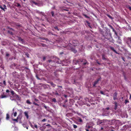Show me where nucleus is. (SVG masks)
Here are the masks:
<instances>
[{
  "label": "nucleus",
  "mask_w": 131,
  "mask_h": 131,
  "mask_svg": "<svg viewBox=\"0 0 131 131\" xmlns=\"http://www.w3.org/2000/svg\"><path fill=\"white\" fill-rule=\"evenodd\" d=\"M86 127L87 128H88L89 129L90 128H92V127L88 123L86 126Z\"/></svg>",
  "instance_id": "nucleus-1"
},
{
  "label": "nucleus",
  "mask_w": 131,
  "mask_h": 131,
  "mask_svg": "<svg viewBox=\"0 0 131 131\" xmlns=\"http://www.w3.org/2000/svg\"><path fill=\"white\" fill-rule=\"evenodd\" d=\"M24 114H25V116L26 117L27 119H28L29 118V116L28 115V113L26 112H24Z\"/></svg>",
  "instance_id": "nucleus-2"
},
{
  "label": "nucleus",
  "mask_w": 131,
  "mask_h": 131,
  "mask_svg": "<svg viewBox=\"0 0 131 131\" xmlns=\"http://www.w3.org/2000/svg\"><path fill=\"white\" fill-rule=\"evenodd\" d=\"M89 124L90 126H91L92 127V126H93L94 125V123L92 122H90L89 123H88Z\"/></svg>",
  "instance_id": "nucleus-3"
},
{
  "label": "nucleus",
  "mask_w": 131,
  "mask_h": 131,
  "mask_svg": "<svg viewBox=\"0 0 131 131\" xmlns=\"http://www.w3.org/2000/svg\"><path fill=\"white\" fill-rule=\"evenodd\" d=\"M6 96L4 95H2L0 97L2 99L3 98H6Z\"/></svg>",
  "instance_id": "nucleus-4"
},
{
  "label": "nucleus",
  "mask_w": 131,
  "mask_h": 131,
  "mask_svg": "<svg viewBox=\"0 0 131 131\" xmlns=\"http://www.w3.org/2000/svg\"><path fill=\"white\" fill-rule=\"evenodd\" d=\"M19 41H21L22 43H23V42H24V40L23 39H22L20 38H19Z\"/></svg>",
  "instance_id": "nucleus-5"
},
{
  "label": "nucleus",
  "mask_w": 131,
  "mask_h": 131,
  "mask_svg": "<svg viewBox=\"0 0 131 131\" xmlns=\"http://www.w3.org/2000/svg\"><path fill=\"white\" fill-rule=\"evenodd\" d=\"M9 118V116L8 114H6V119L7 120H8Z\"/></svg>",
  "instance_id": "nucleus-6"
},
{
  "label": "nucleus",
  "mask_w": 131,
  "mask_h": 131,
  "mask_svg": "<svg viewBox=\"0 0 131 131\" xmlns=\"http://www.w3.org/2000/svg\"><path fill=\"white\" fill-rule=\"evenodd\" d=\"M129 41L131 43V38H129L128 39L127 42H128Z\"/></svg>",
  "instance_id": "nucleus-7"
},
{
  "label": "nucleus",
  "mask_w": 131,
  "mask_h": 131,
  "mask_svg": "<svg viewBox=\"0 0 131 131\" xmlns=\"http://www.w3.org/2000/svg\"><path fill=\"white\" fill-rule=\"evenodd\" d=\"M99 81V80H98L97 81H96L94 83V84H93V86H95V85Z\"/></svg>",
  "instance_id": "nucleus-8"
},
{
  "label": "nucleus",
  "mask_w": 131,
  "mask_h": 131,
  "mask_svg": "<svg viewBox=\"0 0 131 131\" xmlns=\"http://www.w3.org/2000/svg\"><path fill=\"white\" fill-rule=\"evenodd\" d=\"M17 114V112H15L14 114V117H16Z\"/></svg>",
  "instance_id": "nucleus-9"
},
{
  "label": "nucleus",
  "mask_w": 131,
  "mask_h": 131,
  "mask_svg": "<svg viewBox=\"0 0 131 131\" xmlns=\"http://www.w3.org/2000/svg\"><path fill=\"white\" fill-rule=\"evenodd\" d=\"M51 85L53 86V87H54L55 86H56V85L54 84L53 83H51Z\"/></svg>",
  "instance_id": "nucleus-10"
},
{
  "label": "nucleus",
  "mask_w": 131,
  "mask_h": 131,
  "mask_svg": "<svg viewBox=\"0 0 131 131\" xmlns=\"http://www.w3.org/2000/svg\"><path fill=\"white\" fill-rule=\"evenodd\" d=\"M32 4H35V5H37V4L34 1H32Z\"/></svg>",
  "instance_id": "nucleus-11"
},
{
  "label": "nucleus",
  "mask_w": 131,
  "mask_h": 131,
  "mask_svg": "<svg viewBox=\"0 0 131 131\" xmlns=\"http://www.w3.org/2000/svg\"><path fill=\"white\" fill-rule=\"evenodd\" d=\"M27 103L29 104H31V103L29 100H27Z\"/></svg>",
  "instance_id": "nucleus-12"
},
{
  "label": "nucleus",
  "mask_w": 131,
  "mask_h": 131,
  "mask_svg": "<svg viewBox=\"0 0 131 131\" xmlns=\"http://www.w3.org/2000/svg\"><path fill=\"white\" fill-rule=\"evenodd\" d=\"M11 93L13 95L14 94V92L13 91H11Z\"/></svg>",
  "instance_id": "nucleus-13"
},
{
  "label": "nucleus",
  "mask_w": 131,
  "mask_h": 131,
  "mask_svg": "<svg viewBox=\"0 0 131 131\" xmlns=\"http://www.w3.org/2000/svg\"><path fill=\"white\" fill-rule=\"evenodd\" d=\"M117 108V103H115V110H116Z\"/></svg>",
  "instance_id": "nucleus-14"
},
{
  "label": "nucleus",
  "mask_w": 131,
  "mask_h": 131,
  "mask_svg": "<svg viewBox=\"0 0 131 131\" xmlns=\"http://www.w3.org/2000/svg\"><path fill=\"white\" fill-rule=\"evenodd\" d=\"M73 127L75 128H77V125H73Z\"/></svg>",
  "instance_id": "nucleus-15"
},
{
  "label": "nucleus",
  "mask_w": 131,
  "mask_h": 131,
  "mask_svg": "<svg viewBox=\"0 0 131 131\" xmlns=\"http://www.w3.org/2000/svg\"><path fill=\"white\" fill-rule=\"evenodd\" d=\"M0 8L1 9L4 10V11H5L4 9V7H2L1 6H0Z\"/></svg>",
  "instance_id": "nucleus-16"
},
{
  "label": "nucleus",
  "mask_w": 131,
  "mask_h": 131,
  "mask_svg": "<svg viewBox=\"0 0 131 131\" xmlns=\"http://www.w3.org/2000/svg\"><path fill=\"white\" fill-rule=\"evenodd\" d=\"M52 101H53L54 102H56V99L54 98L53 99Z\"/></svg>",
  "instance_id": "nucleus-17"
},
{
  "label": "nucleus",
  "mask_w": 131,
  "mask_h": 131,
  "mask_svg": "<svg viewBox=\"0 0 131 131\" xmlns=\"http://www.w3.org/2000/svg\"><path fill=\"white\" fill-rule=\"evenodd\" d=\"M3 7L4 9H7L6 6L5 5H3Z\"/></svg>",
  "instance_id": "nucleus-18"
},
{
  "label": "nucleus",
  "mask_w": 131,
  "mask_h": 131,
  "mask_svg": "<svg viewBox=\"0 0 131 131\" xmlns=\"http://www.w3.org/2000/svg\"><path fill=\"white\" fill-rule=\"evenodd\" d=\"M113 99L114 100H116L117 99L116 96H114Z\"/></svg>",
  "instance_id": "nucleus-19"
},
{
  "label": "nucleus",
  "mask_w": 131,
  "mask_h": 131,
  "mask_svg": "<svg viewBox=\"0 0 131 131\" xmlns=\"http://www.w3.org/2000/svg\"><path fill=\"white\" fill-rule=\"evenodd\" d=\"M54 28L56 30H59L58 29V28L57 27H54Z\"/></svg>",
  "instance_id": "nucleus-20"
},
{
  "label": "nucleus",
  "mask_w": 131,
  "mask_h": 131,
  "mask_svg": "<svg viewBox=\"0 0 131 131\" xmlns=\"http://www.w3.org/2000/svg\"><path fill=\"white\" fill-rule=\"evenodd\" d=\"M79 122H82V121L81 119L80 118L79 119Z\"/></svg>",
  "instance_id": "nucleus-21"
},
{
  "label": "nucleus",
  "mask_w": 131,
  "mask_h": 131,
  "mask_svg": "<svg viewBox=\"0 0 131 131\" xmlns=\"http://www.w3.org/2000/svg\"><path fill=\"white\" fill-rule=\"evenodd\" d=\"M3 83L4 84V86L6 85V82H5V81H3Z\"/></svg>",
  "instance_id": "nucleus-22"
},
{
  "label": "nucleus",
  "mask_w": 131,
  "mask_h": 131,
  "mask_svg": "<svg viewBox=\"0 0 131 131\" xmlns=\"http://www.w3.org/2000/svg\"><path fill=\"white\" fill-rule=\"evenodd\" d=\"M34 127H35L36 128H38L37 125H36L35 124V125H34Z\"/></svg>",
  "instance_id": "nucleus-23"
},
{
  "label": "nucleus",
  "mask_w": 131,
  "mask_h": 131,
  "mask_svg": "<svg viewBox=\"0 0 131 131\" xmlns=\"http://www.w3.org/2000/svg\"><path fill=\"white\" fill-rule=\"evenodd\" d=\"M117 94L116 93H115L114 94V96H117Z\"/></svg>",
  "instance_id": "nucleus-24"
},
{
  "label": "nucleus",
  "mask_w": 131,
  "mask_h": 131,
  "mask_svg": "<svg viewBox=\"0 0 131 131\" xmlns=\"http://www.w3.org/2000/svg\"><path fill=\"white\" fill-rule=\"evenodd\" d=\"M129 101L127 100H125V103H127Z\"/></svg>",
  "instance_id": "nucleus-25"
},
{
  "label": "nucleus",
  "mask_w": 131,
  "mask_h": 131,
  "mask_svg": "<svg viewBox=\"0 0 131 131\" xmlns=\"http://www.w3.org/2000/svg\"><path fill=\"white\" fill-rule=\"evenodd\" d=\"M51 13V15H52V16H53V15H54V13L53 12H52Z\"/></svg>",
  "instance_id": "nucleus-26"
},
{
  "label": "nucleus",
  "mask_w": 131,
  "mask_h": 131,
  "mask_svg": "<svg viewBox=\"0 0 131 131\" xmlns=\"http://www.w3.org/2000/svg\"><path fill=\"white\" fill-rule=\"evenodd\" d=\"M13 120L14 121H15L17 122H18L17 119H13Z\"/></svg>",
  "instance_id": "nucleus-27"
},
{
  "label": "nucleus",
  "mask_w": 131,
  "mask_h": 131,
  "mask_svg": "<svg viewBox=\"0 0 131 131\" xmlns=\"http://www.w3.org/2000/svg\"><path fill=\"white\" fill-rule=\"evenodd\" d=\"M102 123L101 122H97V124H100L101 123Z\"/></svg>",
  "instance_id": "nucleus-28"
},
{
  "label": "nucleus",
  "mask_w": 131,
  "mask_h": 131,
  "mask_svg": "<svg viewBox=\"0 0 131 131\" xmlns=\"http://www.w3.org/2000/svg\"><path fill=\"white\" fill-rule=\"evenodd\" d=\"M107 16L110 18H111V19H112V17L110 16V15H107Z\"/></svg>",
  "instance_id": "nucleus-29"
},
{
  "label": "nucleus",
  "mask_w": 131,
  "mask_h": 131,
  "mask_svg": "<svg viewBox=\"0 0 131 131\" xmlns=\"http://www.w3.org/2000/svg\"><path fill=\"white\" fill-rule=\"evenodd\" d=\"M46 120L45 119H44L42 120V121L43 122H44L46 121Z\"/></svg>",
  "instance_id": "nucleus-30"
},
{
  "label": "nucleus",
  "mask_w": 131,
  "mask_h": 131,
  "mask_svg": "<svg viewBox=\"0 0 131 131\" xmlns=\"http://www.w3.org/2000/svg\"><path fill=\"white\" fill-rule=\"evenodd\" d=\"M30 125L32 128H34V127L33 125H32V124H31Z\"/></svg>",
  "instance_id": "nucleus-31"
},
{
  "label": "nucleus",
  "mask_w": 131,
  "mask_h": 131,
  "mask_svg": "<svg viewBox=\"0 0 131 131\" xmlns=\"http://www.w3.org/2000/svg\"><path fill=\"white\" fill-rule=\"evenodd\" d=\"M100 93L102 94H103V92L102 91H101L100 92Z\"/></svg>",
  "instance_id": "nucleus-32"
},
{
  "label": "nucleus",
  "mask_w": 131,
  "mask_h": 131,
  "mask_svg": "<svg viewBox=\"0 0 131 131\" xmlns=\"http://www.w3.org/2000/svg\"><path fill=\"white\" fill-rule=\"evenodd\" d=\"M17 5L18 7L20 6V5L19 4H17Z\"/></svg>",
  "instance_id": "nucleus-33"
},
{
  "label": "nucleus",
  "mask_w": 131,
  "mask_h": 131,
  "mask_svg": "<svg viewBox=\"0 0 131 131\" xmlns=\"http://www.w3.org/2000/svg\"><path fill=\"white\" fill-rule=\"evenodd\" d=\"M9 92V91L8 90H6V92H7V93H8V92Z\"/></svg>",
  "instance_id": "nucleus-34"
},
{
  "label": "nucleus",
  "mask_w": 131,
  "mask_h": 131,
  "mask_svg": "<svg viewBox=\"0 0 131 131\" xmlns=\"http://www.w3.org/2000/svg\"><path fill=\"white\" fill-rule=\"evenodd\" d=\"M44 107L46 109H47V107L46 106H45H45H44Z\"/></svg>",
  "instance_id": "nucleus-35"
},
{
  "label": "nucleus",
  "mask_w": 131,
  "mask_h": 131,
  "mask_svg": "<svg viewBox=\"0 0 131 131\" xmlns=\"http://www.w3.org/2000/svg\"><path fill=\"white\" fill-rule=\"evenodd\" d=\"M113 51H114L115 53H117V52H116V51L114 49H113Z\"/></svg>",
  "instance_id": "nucleus-36"
},
{
  "label": "nucleus",
  "mask_w": 131,
  "mask_h": 131,
  "mask_svg": "<svg viewBox=\"0 0 131 131\" xmlns=\"http://www.w3.org/2000/svg\"><path fill=\"white\" fill-rule=\"evenodd\" d=\"M64 96L65 97H67V95H64Z\"/></svg>",
  "instance_id": "nucleus-37"
},
{
  "label": "nucleus",
  "mask_w": 131,
  "mask_h": 131,
  "mask_svg": "<svg viewBox=\"0 0 131 131\" xmlns=\"http://www.w3.org/2000/svg\"><path fill=\"white\" fill-rule=\"evenodd\" d=\"M6 55L7 56H9V54H8L7 53L6 54Z\"/></svg>",
  "instance_id": "nucleus-38"
},
{
  "label": "nucleus",
  "mask_w": 131,
  "mask_h": 131,
  "mask_svg": "<svg viewBox=\"0 0 131 131\" xmlns=\"http://www.w3.org/2000/svg\"><path fill=\"white\" fill-rule=\"evenodd\" d=\"M9 83L11 85H12V83L11 82H9Z\"/></svg>",
  "instance_id": "nucleus-39"
},
{
  "label": "nucleus",
  "mask_w": 131,
  "mask_h": 131,
  "mask_svg": "<svg viewBox=\"0 0 131 131\" xmlns=\"http://www.w3.org/2000/svg\"><path fill=\"white\" fill-rule=\"evenodd\" d=\"M129 9L130 10H131V7H129Z\"/></svg>",
  "instance_id": "nucleus-40"
},
{
  "label": "nucleus",
  "mask_w": 131,
  "mask_h": 131,
  "mask_svg": "<svg viewBox=\"0 0 131 131\" xmlns=\"http://www.w3.org/2000/svg\"><path fill=\"white\" fill-rule=\"evenodd\" d=\"M74 53H76V52H77V51L76 50H74Z\"/></svg>",
  "instance_id": "nucleus-41"
},
{
  "label": "nucleus",
  "mask_w": 131,
  "mask_h": 131,
  "mask_svg": "<svg viewBox=\"0 0 131 131\" xmlns=\"http://www.w3.org/2000/svg\"><path fill=\"white\" fill-rule=\"evenodd\" d=\"M56 95H59V94L58 93H56Z\"/></svg>",
  "instance_id": "nucleus-42"
},
{
  "label": "nucleus",
  "mask_w": 131,
  "mask_h": 131,
  "mask_svg": "<svg viewBox=\"0 0 131 131\" xmlns=\"http://www.w3.org/2000/svg\"><path fill=\"white\" fill-rule=\"evenodd\" d=\"M86 131H89L88 129H86Z\"/></svg>",
  "instance_id": "nucleus-43"
},
{
  "label": "nucleus",
  "mask_w": 131,
  "mask_h": 131,
  "mask_svg": "<svg viewBox=\"0 0 131 131\" xmlns=\"http://www.w3.org/2000/svg\"><path fill=\"white\" fill-rule=\"evenodd\" d=\"M2 83H0V86H2Z\"/></svg>",
  "instance_id": "nucleus-44"
},
{
  "label": "nucleus",
  "mask_w": 131,
  "mask_h": 131,
  "mask_svg": "<svg viewBox=\"0 0 131 131\" xmlns=\"http://www.w3.org/2000/svg\"><path fill=\"white\" fill-rule=\"evenodd\" d=\"M106 109H107V110H108L109 109V107H107V108H106Z\"/></svg>",
  "instance_id": "nucleus-45"
},
{
  "label": "nucleus",
  "mask_w": 131,
  "mask_h": 131,
  "mask_svg": "<svg viewBox=\"0 0 131 131\" xmlns=\"http://www.w3.org/2000/svg\"><path fill=\"white\" fill-rule=\"evenodd\" d=\"M130 99H131V95H130Z\"/></svg>",
  "instance_id": "nucleus-46"
},
{
  "label": "nucleus",
  "mask_w": 131,
  "mask_h": 131,
  "mask_svg": "<svg viewBox=\"0 0 131 131\" xmlns=\"http://www.w3.org/2000/svg\"><path fill=\"white\" fill-rule=\"evenodd\" d=\"M26 129H28V127H26Z\"/></svg>",
  "instance_id": "nucleus-47"
},
{
  "label": "nucleus",
  "mask_w": 131,
  "mask_h": 131,
  "mask_svg": "<svg viewBox=\"0 0 131 131\" xmlns=\"http://www.w3.org/2000/svg\"><path fill=\"white\" fill-rule=\"evenodd\" d=\"M122 58V59H123V60L124 61V59L123 58Z\"/></svg>",
  "instance_id": "nucleus-48"
},
{
  "label": "nucleus",
  "mask_w": 131,
  "mask_h": 131,
  "mask_svg": "<svg viewBox=\"0 0 131 131\" xmlns=\"http://www.w3.org/2000/svg\"><path fill=\"white\" fill-rule=\"evenodd\" d=\"M115 120H114L113 121H114V122H115Z\"/></svg>",
  "instance_id": "nucleus-49"
},
{
  "label": "nucleus",
  "mask_w": 131,
  "mask_h": 131,
  "mask_svg": "<svg viewBox=\"0 0 131 131\" xmlns=\"http://www.w3.org/2000/svg\"><path fill=\"white\" fill-rule=\"evenodd\" d=\"M103 128H101V129L102 130Z\"/></svg>",
  "instance_id": "nucleus-50"
},
{
  "label": "nucleus",
  "mask_w": 131,
  "mask_h": 131,
  "mask_svg": "<svg viewBox=\"0 0 131 131\" xmlns=\"http://www.w3.org/2000/svg\"><path fill=\"white\" fill-rule=\"evenodd\" d=\"M14 109H13V111H14Z\"/></svg>",
  "instance_id": "nucleus-51"
},
{
  "label": "nucleus",
  "mask_w": 131,
  "mask_h": 131,
  "mask_svg": "<svg viewBox=\"0 0 131 131\" xmlns=\"http://www.w3.org/2000/svg\"><path fill=\"white\" fill-rule=\"evenodd\" d=\"M24 1H25V0H23Z\"/></svg>",
  "instance_id": "nucleus-52"
},
{
  "label": "nucleus",
  "mask_w": 131,
  "mask_h": 131,
  "mask_svg": "<svg viewBox=\"0 0 131 131\" xmlns=\"http://www.w3.org/2000/svg\"><path fill=\"white\" fill-rule=\"evenodd\" d=\"M45 58H43V59H44V60H45Z\"/></svg>",
  "instance_id": "nucleus-53"
}]
</instances>
